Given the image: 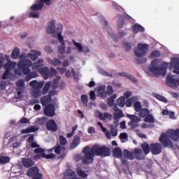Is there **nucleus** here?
Returning a JSON list of instances; mask_svg holds the SVG:
<instances>
[{"label": "nucleus", "instance_id": "1", "mask_svg": "<svg viewBox=\"0 0 179 179\" xmlns=\"http://www.w3.org/2000/svg\"><path fill=\"white\" fill-rule=\"evenodd\" d=\"M84 157L83 162L85 164H90L94 160V156L106 157L111 155L110 148L106 146L95 144L92 148L87 145L83 148Z\"/></svg>", "mask_w": 179, "mask_h": 179}, {"label": "nucleus", "instance_id": "2", "mask_svg": "<svg viewBox=\"0 0 179 179\" xmlns=\"http://www.w3.org/2000/svg\"><path fill=\"white\" fill-rule=\"evenodd\" d=\"M179 129L174 130L173 129H169L166 133H162L159 137V142L165 148H173V141H178Z\"/></svg>", "mask_w": 179, "mask_h": 179}, {"label": "nucleus", "instance_id": "3", "mask_svg": "<svg viewBox=\"0 0 179 179\" xmlns=\"http://www.w3.org/2000/svg\"><path fill=\"white\" fill-rule=\"evenodd\" d=\"M18 68L20 69H22V73L24 75H27L25 78V80L27 82H29L30 79H33V78H36L37 77V73L36 72H31L30 73V67L31 66V61L29 59H23L21 60L18 64H17Z\"/></svg>", "mask_w": 179, "mask_h": 179}, {"label": "nucleus", "instance_id": "4", "mask_svg": "<svg viewBox=\"0 0 179 179\" xmlns=\"http://www.w3.org/2000/svg\"><path fill=\"white\" fill-rule=\"evenodd\" d=\"M157 59H155L151 62V65L152 66L150 67L149 71L150 72H152V73H154L155 75H158L160 76L162 75V76H166V73L167 71V68H169V63H163L162 68H157L156 66L157 65L158 62Z\"/></svg>", "mask_w": 179, "mask_h": 179}, {"label": "nucleus", "instance_id": "5", "mask_svg": "<svg viewBox=\"0 0 179 179\" xmlns=\"http://www.w3.org/2000/svg\"><path fill=\"white\" fill-rule=\"evenodd\" d=\"M149 50V45L147 43H138L137 45V49L134 50V55L138 58H142L145 57L148 50Z\"/></svg>", "mask_w": 179, "mask_h": 179}, {"label": "nucleus", "instance_id": "6", "mask_svg": "<svg viewBox=\"0 0 179 179\" xmlns=\"http://www.w3.org/2000/svg\"><path fill=\"white\" fill-rule=\"evenodd\" d=\"M34 150V153H37L34 159H41L43 157V159H54L55 157V155L54 154H50V155H45L44 152L45 150L44 149H42L41 148L36 147Z\"/></svg>", "mask_w": 179, "mask_h": 179}, {"label": "nucleus", "instance_id": "7", "mask_svg": "<svg viewBox=\"0 0 179 179\" xmlns=\"http://www.w3.org/2000/svg\"><path fill=\"white\" fill-rule=\"evenodd\" d=\"M166 85H168L169 87L176 89V87H178L179 86V78H174L173 76L168 75L166 76Z\"/></svg>", "mask_w": 179, "mask_h": 179}, {"label": "nucleus", "instance_id": "8", "mask_svg": "<svg viewBox=\"0 0 179 179\" xmlns=\"http://www.w3.org/2000/svg\"><path fill=\"white\" fill-rule=\"evenodd\" d=\"M117 17V27H119V29H122V27H124V25L125 24V19H127V20H132V17H131L128 14H127L126 16H124L123 15H121V14H118Z\"/></svg>", "mask_w": 179, "mask_h": 179}, {"label": "nucleus", "instance_id": "9", "mask_svg": "<svg viewBox=\"0 0 179 179\" xmlns=\"http://www.w3.org/2000/svg\"><path fill=\"white\" fill-rule=\"evenodd\" d=\"M169 69H174L173 71V73H177L179 75V59L178 57H175L171 59L170 64H169Z\"/></svg>", "mask_w": 179, "mask_h": 179}, {"label": "nucleus", "instance_id": "10", "mask_svg": "<svg viewBox=\"0 0 179 179\" xmlns=\"http://www.w3.org/2000/svg\"><path fill=\"white\" fill-rule=\"evenodd\" d=\"M150 149L152 155H160L162 153V144L159 143H151Z\"/></svg>", "mask_w": 179, "mask_h": 179}, {"label": "nucleus", "instance_id": "11", "mask_svg": "<svg viewBox=\"0 0 179 179\" xmlns=\"http://www.w3.org/2000/svg\"><path fill=\"white\" fill-rule=\"evenodd\" d=\"M73 44L78 48L79 52H83V54H89L90 52V49L87 46L82 45L80 43L75 41L73 40Z\"/></svg>", "mask_w": 179, "mask_h": 179}, {"label": "nucleus", "instance_id": "12", "mask_svg": "<svg viewBox=\"0 0 179 179\" xmlns=\"http://www.w3.org/2000/svg\"><path fill=\"white\" fill-rule=\"evenodd\" d=\"M133 107L136 113H139L140 111H141V113H150L147 108H142V104H141V101H136Z\"/></svg>", "mask_w": 179, "mask_h": 179}, {"label": "nucleus", "instance_id": "13", "mask_svg": "<svg viewBox=\"0 0 179 179\" xmlns=\"http://www.w3.org/2000/svg\"><path fill=\"white\" fill-rule=\"evenodd\" d=\"M63 29H64V27L62 26V24H59V27L57 28V39L59 40L62 45H64L65 44V41H64V37L62 36Z\"/></svg>", "mask_w": 179, "mask_h": 179}, {"label": "nucleus", "instance_id": "14", "mask_svg": "<svg viewBox=\"0 0 179 179\" xmlns=\"http://www.w3.org/2000/svg\"><path fill=\"white\" fill-rule=\"evenodd\" d=\"M10 142L13 143V148L14 149H17L22 146V142L17 136H13L10 138Z\"/></svg>", "mask_w": 179, "mask_h": 179}, {"label": "nucleus", "instance_id": "15", "mask_svg": "<svg viewBox=\"0 0 179 179\" xmlns=\"http://www.w3.org/2000/svg\"><path fill=\"white\" fill-rule=\"evenodd\" d=\"M29 86H31L34 90H40V89L44 86V83L33 80L29 83Z\"/></svg>", "mask_w": 179, "mask_h": 179}, {"label": "nucleus", "instance_id": "16", "mask_svg": "<svg viewBox=\"0 0 179 179\" xmlns=\"http://www.w3.org/2000/svg\"><path fill=\"white\" fill-rule=\"evenodd\" d=\"M46 128L49 129V131H53V132L58 131L57 123H55L54 120H49L46 124Z\"/></svg>", "mask_w": 179, "mask_h": 179}, {"label": "nucleus", "instance_id": "17", "mask_svg": "<svg viewBox=\"0 0 179 179\" xmlns=\"http://www.w3.org/2000/svg\"><path fill=\"white\" fill-rule=\"evenodd\" d=\"M97 96L101 99H107V93L106 92V85L100 86L98 89Z\"/></svg>", "mask_w": 179, "mask_h": 179}, {"label": "nucleus", "instance_id": "18", "mask_svg": "<svg viewBox=\"0 0 179 179\" xmlns=\"http://www.w3.org/2000/svg\"><path fill=\"white\" fill-rule=\"evenodd\" d=\"M47 31L48 34H54L55 33V21L52 20L48 24Z\"/></svg>", "mask_w": 179, "mask_h": 179}, {"label": "nucleus", "instance_id": "19", "mask_svg": "<svg viewBox=\"0 0 179 179\" xmlns=\"http://www.w3.org/2000/svg\"><path fill=\"white\" fill-rule=\"evenodd\" d=\"M43 62L44 60H43V59H38L37 62H34V64L31 63L32 69L40 71L43 66Z\"/></svg>", "mask_w": 179, "mask_h": 179}, {"label": "nucleus", "instance_id": "20", "mask_svg": "<svg viewBox=\"0 0 179 179\" xmlns=\"http://www.w3.org/2000/svg\"><path fill=\"white\" fill-rule=\"evenodd\" d=\"M96 115L99 117L100 120H102V121H106V120H111V118H113V115L108 113H98Z\"/></svg>", "mask_w": 179, "mask_h": 179}, {"label": "nucleus", "instance_id": "21", "mask_svg": "<svg viewBox=\"0 0 179 179\" xmlns=\"http://www.w3.org/2000/svg\"><path fill=\"white\" fill-rule=\"evenodd\" d=\"M132 31L134 34H138V33H139L140 31L141 33H144L145 32V28L139 24H134L133 25Z\"/></svg>", "mask_w": 179, "mask_h": 179}, {"label": "nucleus", "instance_id": "22", "mask_svg": "<svg viewBox=\"0 0 179 179\" xmlns=\"http://www.w3.org/2000/svg\"><path fill=\"white\" fill-rule=\"evenodd\" d=\"M16 62L8 61L3 66L4 69L7 70L8 72H10L12 69H15L16 68Z\"/></svg>", "mask_w": 179, "mask_h": 179}, {"label": "nucleus", "instance_id": "23", "mask_svg": "<svg viewBox=\"0 0 179 179\" xmlns=\"http://www.w3.org/2000/svg\"><path fill=\"white\" fill-rule=\"evenodd\" d=\"M39 71L45 80L50 78V69H48V67H42Z\"/></svg>", "mask_w": 179, "mask_h": 179}, {"label": "nucleus", "instance_id": "24", "mask_svg": "<svg viewBox=\"0 0 179 179\" xmlns=\"http://www.w3.org/2000/svg\"><path fill=\"white\" fill-rule=\"evenodd\" d=\"M80 145V137L75 136L71 145V149H76Z\"/></svg>", "mask_w": 179, "mask_h": 179}, {"label": "nucleus", "instance_id": "25", "mask_svg": "<svg viewBox=\"0 0 179 179\" xmlns=\"http://www.w3.org/2000/svg\"><path fill=\"white\" fill-rule=\"evenodd\" d=\"M133 155L134 156V159L136 157V159L138 160H141L142 157H143V152L141 149L139 148L134 149L133 151Z\"/></svg>", "mask_w": 179, "mask_h": 179}, {"label": "nucleus", "instance_id": "26", "mask_svg": "<svg viewBox=\"0 0 179 179\" xmlns=\"http://www.w3.org/2000/svg\"><path fill=\"white\" fill-rule=\"evenodd\" d=\"M43 113H55V106L52 103L46 105L43 109Z\"/></svg>", "mask_w": 179, "mask_h": 179}, {"label": "nucleus", "instance_id": "27", "mask_svg": "<svg viewBox=\"0 0 179 179\" xmlns=\"http://www.w3.org/2000/svg\"><path fill=\"white\" fill-rule=\"evenodd\" d=\"M52 97L49 95L43 96L41 99V103L42 106H47L49 103H51Z\"/></svg>", "mask_w": 179, "mask_h": 179}, {"label": "nucleus", "instance_id": "28", "mask_svg": "<svg viewBox=\"0 0 179 179\" xmlns=\"http://www.w3.org/2000/svg\"><path fill=\"white\" fill-rule=\"evenodd\" d=\"M98 126L100 127L102 132H105V135L108 139H111V133H110L109 131H107V129L103 126V124L101 122H98Z\"/></svg>", "mask_w": 179, "mask_h": 179}, {"label": "nucleus", "instance_id": "29", "mask_svg": "<svg viewBox=\"0 0 179 179\" xmlns=\"http://www.w3.org/2000/svg\"><path fill=\"white\" fill-rule=\"evenodd\" d=\"M48 63L50 65H52V66H59V65H61L62 64L61 60H59V59H58V58H54L53 59H49Z\"/></svg>", "mask_w": 179, "mask_h": 179}, {"label": "nucleus", "instance_id": "30", "mask_svg": "<svg viewBox=\"0 0 179 179\" xmlns=\"http://www.w3.org/2000/svg\"><path fill=\"white\" fill-rule=\"evenodd\" d=\"M123 155L126 159H129V160H134L135 159V155H134V151L129 152L128 150H124Z\"/></svg>", "mask_w": 179, "mask_h": 179}, {"label": "nucleus", "instance_id": "31", "mask_svg": "<svg viewBox=\"0 0 179 179\" xmlns=\"http://www.w3.org/2000/svg\"><path fill=\"white\" fill-rule=\"evenodd\" d=\"M18 57H20V50L19 48H15L12 51L11 58H13V59H17Z\"/></svg>", "mask_w": 179, "mask_h": 179}, {"label": "nucleus", "instance_id": "32", "mask_svg": "<svg viewBox=\"0 0 179 179\" xmlns=\"http://www.w3.org/2000/svg\"><path fill=\"white\" fill-rule=\"evenodd\" d=\"M10 162V157L5 156L3 153L0 155V163L1 164H6V163H9Z\"/></svg>", "mask_w": 179, "mask_h": 179}, {"label": "nucleus", "instance_id": "33", "mask_svg": "<svg viewBox=\"0 0 179 179\" xmlns=\"http://www.w3.org/2000/svg\"><path fill=\"white\" fill-rule=\"evenodd\" d=\"M22 164L24 167H31L34 164V162L30 159L24 158L22 159Z\"/></svg>", "mask_w": 179, "mask_h": 179}, {"label": "nucleus", "instance_id": "34", "mask_svg": "<svg viewBox=\"0 0 179 179\" xmlns=\"http://www.w3.org/2000/svg\"><path fill=\"white\" fill-rule=\"evenodd\" d=\"M34 136H30L28 138V142L29 145H31V148H40V145L37 143V142H34Z\"/></svg>", "mask_w": 179, "mask_h": 179}, {"label": "nucleus", "instance_id": "35", "mask_svg": "<svg viewBox=\"0 0 179 179\" xmlns=\"http://www.w3.org/2000/svg\"><path fill=\"white\" fill-rule=\"evenodd\" d=\"M39 128L36 127L34 126H31L28 127L27 129H23L22 131V134H29L30 132H36V131H38Z\"/></svg>", "mask_w": 179, "mask_h": 179}, {"label": "nucleus", "instance_id": "36", "mask_svg": "<svg viewBox=\"0 0 179 179\" xmlns=\"http://www.w3.org/2000/svg\"><path fill=\"white\" fill-rule=\"evenodd\" d=\"M113 155L115 157H117L118 159H120V157H122V151L121 150L120 148H115L113 150Z\"/></svg>", "mask_w": 179, "mask_h": 179}, {"label": "nucleus", "instance_id": "37", "mask_svg": "<svg viewBox=\"0 0 179 179\" xmlns=\"http://www.w3.org/2000/svg\"><path fill=\"white\" fill-rule=\"evenodd\" d=\"M50 89H51V81L47 82L43 90H42V93L43 94H47V93H48V92L50 91Z\"/></svg>", "mask_w": 179, "mask_h": 179}, {"label": "nucleus", "instance_id": "38", "mask_svg": "<svg viewBox=\"0 0 179 179\" xmlns=\"http://www.w3.org/2000/svg\"><path fill=\"white\" fill-rule=\"evenodd\" d=\"M38 55H41V52H36L34 53H28L27 57H29L32 61H36L38 59Z\"/></svg>", "mask_w": 179, "mask_h": 179}, {"label": "nucleus", "instance_id": "39", "mask_svg": "<svg viewBox=\"0 0 179 179\" xmlns=\"http://www.w3.org/2000/svg\"><path fill=\"white\" fill-rule=\"evenodd\" d=\"M115 99H117V95L115 94H113L110 97L108 98L107 103L109 107H113L115 104L114 103V100H115Z\"/></svg>", "mask_w": 179, "mask_h": 179}, {"label": "nucleus", "instance_id": "40", "mask_svg": "<svg viewBox=\"0 0 179 179\" xmlns=\"http://www.w3.org/2000/svg\"><path fill=\"white\" fill-rule=\"evenodd\" d=\"M76 173L78 176L82 178H86L87 177V173H86V172H85V171L82 170L80 168L76 169Z\"/></svg>", "mask_w": 179, "mask_h": 179}, {"label": "nucleus", "instance_id": "41", "mask_svg": "<svg viewBox=\"0 0 179 179\" xmlns=\"http://www.w3.org/2000/svg\"><path fill=\"white\" fill-rule=\"evenodd\" d=\"M116 101L118 107H124L125 106V96H120Z\"/></svg>", "mask_w": 179, "mask_h": 179}, {"label": "nucleus", "instance_id": "42", "mask_svg": "<svg viewBox=\"0 0 179 179\" xmlns=\"http://www.w3.org/2000/svg\"><path fill=\"white\" fill-rule=\"evenodd\" d=\"M43 3H39L38 4H34L31 6V10L36 11V10H41L43 9Z\"/></svg>", "mask_w": 179, "mask_h": 179}, {"label": "nucleus", "instance_id": "43", "mask_svg": "<svg viewBox=\"0 0 179 179\" xmlns=\"http://www.w3.org/2000/svg\"><path fill=\"white\" fill-rule=\"evenodd\" d=\"M127 117H129V119L131 120V121H132L133 122H141V117H139L135 115L127 114Z\"/></svg>", "mask_w": 179, "mask_h": 179}, {"label": "nucleus", "instance_id": "44", "mask_svg": "<svg viewBox=\"0 0 179 179\" xmlns=\"http://www.w3.org/2000/svg\"><path fill=\"white\" fill-rule=\"evenodd\" d=\"M141 148H143L145 155H148L150 152V146L149 144L144 143L141 145Z\"/></svg>", "mask_w": 179, "mask_h": 179}, {"label": "nucleus", "instance_id": "45", "mask_svg": "<svg viewBox=\"0 0 179 179\" xmlns=\"http://www.w3.org/2000/svg\"><path fill=\"white\" fill-rule=\"evenodd\" d=\"M52 89L55 90L56 89H58V86H59V78H55L52 82L51 83Z\"/></svg>", "mask_w": 179, "mask_h": 179}, {"label": "nucleus", "instance_id": "46", "mask_svg": "<svg viewBox=\"0 0 179 179\" xmlns=\"http://www.w3.org/2000/svg\"><path fill=\"white\" fill-rule=\"evenodd\" d=\"M110 129L112 136H117V135H118V129H117V127L113 125H110Z\"/></svg>", "mask_w": 179, "mask_h": 179}, {"label": "nucleus", "instance_id": "47", "mask_svg": "<svg viewBox=\"0 0 179 179\" xmlns=\"http://www.w3.org/2000/svg\"><path fill=\"white\" fill-rule=\"evenodd\" d=\"M120 141L123 143H125V142H128V134L127 133H122L120 135Z\"/></svg>", "mask_w": 179, "mask_h": 179}, {"label": "nucleus", "instance_id": "48", "mask_svg": "<svg viewBox=\"0 0 179 179\" xmlns=\"http://www.w3.org/2000/svg\"><path fill=\"white\" fill-rule=\"evenodd\" d=\"M134 100H135L134 96H132L130 99H127L125 101L124 105L127 107H132V104H134Z\"/></svg>", "mask_w": 179, "mask_h": 179}, {"label": "nucleus", "instance_id": "49", "mask_svg": "<svg viewBox=\"0 0 179 179\" xmlns=\"http://www.w3.org/2000/svg\"><path fill=\"white\" fill-rule=\"evenodd\" d=\"M31 96L37 99L38 97H40V96H41V91L40 90H34L31 92Z\"/></svg>", "mask_w": 179, "mask_h": 179}, {"label": "nucleus", "instance_id": "50", "mask_svg": "<svg viewBox=\"0 0 179 179\" xmlns=\"http://www.w3.org/2000/svg\"><path fill=\"white\" fill-rule=\"evenodd\" d=\"M155 99H157V100H159V101H163V103H168L169 101L167 100V98L160 95V94H155Z\"/></svg>", "mask_w": 179, "mask_h": 179}, {"label": "nucleus", "instance_id": "51", "mask_svg": "<svg viewBox=\"0 0 179 179\" xmlns=\"http://www.w3.org/2000/svg\"><path fill=\"white\" fill-rule=\"evenodd\" d=\"M81 101L83 106H85V107H87V103L89 100L87 99V95H85V94L81 95Z\"/></svg>", "mask_w": 179, "mask_h": 179}, {"label": "nucleus", "instance_id": "52", "mask_svg": "<svg viewBox=\"0 0 179 179\" xmlns=\"http://www.w3.org/2000/svg\"><path fill=\"white\" fill-rule=\"evenodd\" d=\"M9 76H12V73L8 71V70H6L3 74L1 76V78L3 80H6V79L9 78Z\"/></svg>", "mask_w": 179, "mask_h": 179}, {"label": "nucleus", "instance_id": "53", "mask_svg": "<svg viewBox=\"0 0 179 179\" xmlns=\"http://www.w3.org/2000/svg\"><path fill=\"white\" fill-rule=\"evenodd\" d=\"M163 115H169L171 120H176L178 115L175 114L174 113H163Z\"/></svg>", "mask_w": 179, "mask_h": 179}, {"label": "nucleus", "instance_id": "54", "mask_svg": "<svg viewBox=\"0 0 179 179\" xmlns=\"http://www.w3.org/2000/svg\"><path fill=\"white\" fill-rule=\"evenodd\" d=\"M160 51L153 50L150 54V58H157V57H160Z\"/></svg>", "mask_w": 179, "mask_h": 179}, {"label": "nucleus", "instance_id": "55", "mask_svg": "<svg viewBox=\"0 0 179 179\" xmlns=\"http://www.w3.org/2000/svg\"><path fill=\"white\" fill-rule=\"evenodd\" d=\"M145 122H150V124H153L155 122V119H153V116L151 115H148L145 120Z\"/></svg>", "mask_w": 179, "mask_h": 179}, {"label": "nucleus", "instance_id": "56", "mask_svg": "<svg viewBox=\"0 0 179 179\" xmlns=\"http://www.w3.org/2000/svg\"><path fill=\"white\" fill-rule=\"evenodd\" d=\"M148 62V58L147 57H142V58H138L136 59V63L141 64H145V62Z\"/></svg>", "mask_w": 179, "mask_h": 179}, {"label": "nucleus", "instance_id": "57", "mask_svg": "<svg viewBox=\"0 0 179 179\" xmlns=\"http://www.w3.org/2000/svg\"><path fill=\"white\" fill-rule=\"evenodd\" d=\"M127 78L132 82V83H138V79H136L132 74H128Z\"/></svg>", "mask_w": 179, "mask_h": 179}, {"label": "nucleus", "instance_id": "58", "mask_svg": "<svg viewBox=\"0 0 179 179\" xmlns=\"http://www.w3.org/2000/svg\"><path fill=\"white\" fill-rule=\"evenodd\" d=\"M59 141H60V144L62 145V146L68 143V141L66 140V138L64 137L63 136H59Z\"/></svg>", "mask_w": 179, "mask_h": 179}, {"label": "nucleus", "instance_id": "59", "mask_svg": "<svg viewBox=\"0 0 179 179\" xmlns=\"http://www.w3.org/2000/svg\"><path fill=\"white\" fill-rule=\"evenodd\" d=\"M45 121H47L45 117H41L36 121V124H38V125H43V124H45Z\"/></svg>", "mask_w": 179, "mask_h": 179}, {"label": "nucleus", "instance_id": "60", "mask_svg": "<svg viewBox=\"0 0 179 179\" xmlns=\"http://www.w3.org/2000/svg\"><path fill=\"white\" fill-rule=\"evenodd\" d=\"M57 75V70L54 69V67H51L49 71V78H52V76H55Z\"/></svg>", "mask_w": 179, "mask_h": 179}, {"label": "nucleus", "instance_id": "61", "mask_svg": "<svg viewBox=\"0 0 179 179\" xmlns=\"http://www.w3.org/2000/svg\"><path fill=\"white\" fill-rule=\"evenodd\" d=\"M24 80H18L16 82V86H17V87H24Z\"/></svg>", "mask_w": 179, "mask_h": 179}, {"label": "nucleus", "instance_id": "62", "mask_svg": "<svg viewBox=\"0 0 179 179\" xmlns=\"http://www.w3.org/2000/svg\"><path fill=\"white\" fill-rule=\"evenodd\" d=\"M124 117V114L122 113H115L113 114V120H118L120 118H122Z\"/></svg>", "mask_w": 179, "mask_h": 179}, {"label": "nucleus", "instance_id": "63", "mask_svg": "<svg viewBox=\"0 0 179 179\" xmlns=\"http://www.w3.org/2000/svg\"><path fill=\"white\" fill-rule=\"evenodd\" d=\"M113 93H114L113 87L111 85H108L106 88V94H108V96H111Z\"/></svg>", "mask_w": 179, "mask_h": 179}, {"label": "nucleus", "instance_id": "64", "mask_svg": "<svg viewBox=\"0 0 179 179\" xmlns=\"http://www.w3.org/2000/svg\"><path fill=\"white\" fill-rule=\"evenodd\" d=\"M65 43L64 45H59V54H61L62 55H64V54H65Z\"/></svg>", "mask_w": 179, "mask_h": 179}]
</instances>
